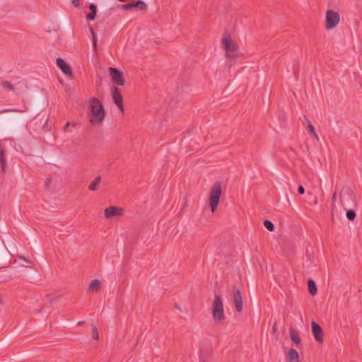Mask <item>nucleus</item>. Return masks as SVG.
Segmentation results:
<instances>
[{"label":"nucleus","mask_w":362,"mask_h":362,"mask_svg":"<svg viewBox=\"0 0 362 362\" xmlns=\"http://www.w3.org/2000/svg\"><path fill=\"white\" fill-rule=\"evenodd\" d=\"M89 108L90 110L89 122L93 124L100 123L105 115L103 105L97 98H92L90 100Z\"/></svg>","instance_id":"f257e3e1"},{"label":"nucleus","mask_w":362,"mask_h":362,"mask_svg":"<svg viewBox=\"0 0 362 362\" xmlns=\"http://www.w3.org/2000/svg\"><path fill=\"white\" fill-rule=\"evenodd\" d=\"M211 313L214 320L216 324L221 323L226 319L222 299L221 296L217 293L214 295Z\"/></svg>","instance_id":"f03ea898"},{"label":"nucleus","mask_w":362,"mask_h":362,"mask_svg":"<svg viewBox=\"0 0 362 362\" xmlns=\"http://www.w3.org/2000/svg\"><path fill=\"white\" fill-rule=\"evenodd\" d=\"M221 41L227 58L235 59L240 56L238 46L232 40L230 37H223Z\"/></svg>","instance_id":"7ed1b4c3"},{"label":"nucleus","mask_w":362,"mask_h":362,"mask_svg":"<svg viewBox=\"0 0 362 362\" xmlns=\"http://www.w3.org/2000/svg\"><path fill=\"white\" fill-rule=\"evenodd\" d=\"M221 192V182H215L209 193V206L212 212H214L218 206Z\"/></svg>","instance_id":"20e7f679"},{"label":"nucleus","mask_w":362,"mask_h":362,"mask_svg":"<svg viewBox=\"0 0 362 362\" xmlns=\"http://www.w3.org/2000/svg\"><path fill=\"white\" fill-rule=\"evenodd\" d=\"M340 21V16L337 12L332 10H327L325 18V29L332 30L334 28Z\"/></svg>","instance_id":"39448f33"},{"label":"nucleus","mask_w":362,"mask_h":362,"mask_svg":"<svg viewBox=\"0 0 362 362\" xmlns=\"http://www.w3.org/2000/svg\"><path fill=\"white\" fill-rule=\"evenodd\" d=\"M109 73L111 76L112 82L118 86H123L125 80L123 77L122 73L116 68L110 67Z\"/></svg>","instance_id":"423d86ee"},{"label":"nucleus","mask_w":362,"mask_h":362,"mask_svg":"<svg viewBox=\"0 0 362 362\" xmlns=\"http://www.w3.org/2000/svg\"><path fill=\"white\" fill-rule=\"evenodd\" d=\"M123 10H137L146 11L147 4L141 0H137L135 2H129L122 6Z\"/></svg>","instance_id":"0eeeda50"},{"label":"nucleus","mask_w":362,"mask_h":362,"mask_svg":"<svg viewBox=\"0 0 362 362\" xmlns=\"http://www.w3.org/2000/svg\"><path fill=\"white\" fill-rule=\"evenodd\" d=\"M233 300L236 311L241 313L243 311V298L240 289L235 286H234L233 289Z\"/></svg>","instance_id":"6e6552de"},{"label":"nucleus","mask_w":362,"mask_h":362,"mask_svg":"<svg viewBox=\"0 0 362 362\" xmlns=\"http://www.w3.org/2000/svg\"><path fill=\"white\" fill-rule=\"evenodd\" d=\"M112 100L115 105L119 108L122 112H124V104H123V98L122 94L119 91V89L113 86L112 90Z\"/></svg>","instance_id":"1a4fd4ad"},{"label":"nucleus","mask_w":362,"mask_h":362,"mask_svg":"<svg viewBox=\"0 0 362 362\" xmlns=\"http://www.w3.org/2000/svg\"><path fill=\"white\" fill-rule=\"evenodd\" d=\"M312 334L317 341L322 342L323 330L322 328L315 321L311 322Z\"/></svg>","instance_id":"9d476101"},{"label":"nucleus","mask_w":362,"mask_h":362,"mask_svg":"<svg viewBox=\"0 0 362 362\" xmlns=\"http://www.w3.org/2000/svg\"><path fill=\"white\" fill-rule=\"evenodd\" d=\"M58 68L66 76L72 77L73 73L71 66L62 58L58 57L56 60Z\"/></svg>","instance_id":"9b49d317"},{"label":"nucleus","mask_w":362,"mask_h":362,"mask_svg":"<svg viewBox=\"0 0 362 362\" xmlns=\"http://www.w3.org/2000/svg\"><path fill=\"white\" fill-rule=\"evenodd\" d=\"M124 209L122 208L111 206L105 209V217L107 218H112L116 216H122Z\"/></svg>","instance_id":"f8f14e48"},{"label":"nucleus","mask_w":362,"mask_h":362,"mask_svg":"<svg viewBox=\"0 0 362 362\" xmlns=\"http://www.w3.org/2000/svg\"><path fill=\"white\" fill-rule=\"evenodd\" d=\"M89 9L90 11V13H88L86 15V18L88 21H94L96 17L97 13V6L96 4L91 3L89 4Z\"/></svg>","instance_id":"ddd939ff"},{"label":"nucleus","mask_w":362,"mask_h":362,"mask_svg":"<svg viewBox=\"0 0 362 362\" xmlns=\"http://www.w3.org/2000/svg\"><path fill=\"white\" fill-rule=\"evenodd\" d=\"M290 337L291 340L296 344L298 345L301 342V338L297 331L293 327L290 328Z\"/></svg>","instance_id":"4468645a"},{"label":"nucleus","mask_w":362,"mask_h":362,"mask_svg":"<svg viewBox=\"0 0 362 362\" xmlns=\"http://www.w3.org/2000/svg\"><path fill=\"white\" fill-rule=\"evenodd\" d=\"M287 356L290 362H300L298 353L294 349H291L288 351Z\"/></svg>","instance_id":"2eb2a0df"},{"label":"nucleus","mask_w":362,"mask_h":362,"mask_svg":"<svg viewBox=\"0 0 362 362\" xmlns=\"http://www.w3.org/2000/svg\"><path fill=\"white\" fill-rule=\"evenodd\" d=\"M100 286H101L100 281L99 279H94L90 283L88 289H89V291H90L92 292L96 293L100 290Z\"/></svg>","instance_id":"dca6fc26"},{"label":"nucleus","mask_w":362,"mask_h":362,"mask_svg":"<svg viewBox=\"0 0 362 362\" xmlns=\"http://www.w3.org/2000/svg\"><path fill=\"white\" fill-rule=\"evenodd\" d=\"M305 119L308 122L307 129L309 131V132L310 133L312 136L314 137L315 139H316L318 141L319 140V137H318L317 134L315 132V127L312 124L310 121L305 116Z\"/></svg>","instance_id":"f3484780"},{"label":"nucleus","mask_w":362,"mask_h":362,"mask_svg":"<svg viewBox=\"0 0 362 362\" xmlns=\"http://www.w3.org/2000/svg\"><path fill=\"white\" fill-rule=\"evenodd\" d=\"M308 286L309 292L312 296H315L317 294V285L313 279H308Z\"/></svg>","instance_id":"a211bd4d"},{"label":"nucleus","mask_w":362,"mask_h":362,"mask_svg":"<svg viewBox=\"0 0 362 362\" xmlns=\"http://www.w3.org/2000/svg\"><path fill=\"white\" fill-rule=\"evenodd\" d=\"M101 182L100 176H98L88 186V189L90 191H95L98 189V185Z\"/></svg>","instance_id":"6ab92c4d"},{"label":"nucleus","mask_w":362,"mask_h":362,"mask_svg":"<svg viewBox=\"0 0 362 362\" xmlns=\"http://www.w3.org/2000/svg\"><path fill=\"white\" fill-rule=\"evenodd\" d=\"M0 166H1V172L4 174H5L6 173L7 165H6V160L4 157V153H2L0 155Z\"/></svg>","instance_id":"aec40b11"},{"label":"nucleus","mask_w":362,"mask_h":362,"mask_svg":"<svg viewBox=\"0 0 362 362\" xmlns=\"http://www.w3.org/2000/svg\"><path fill=\"white\" fill-rule=\"evenodd\" d=\"M1 86L4 88L11 90V91H14V90H15L13 85L8 81H2L1 82Z\"/></svg>","instance_id":"412c9836"},{"label":"nucleus","mask_w":362,"mask_h":362,"mask_svg":"<svg viewBox=\"0 0 362 362\" xmlns=\"http://www.w3.org/2000/svg\"><path fill=\"white\" fill-rule=\"evenodd\" d=\"M91 332H92L93 339L98 340L99 339V334H98V328L95 325H93V324L91 325Z\"/></svg>","instance_id":"4be33fe9"},{"label":"nucleus","mask_w":362,"mask_h":362,"mask_svg":"<svg viewBox=\"0 0 362 362\" xmlns=\"http://www.w3.org/2000/svg\"><path fill=\"white\" fill-rule=\"evenodd\" d=\"M264 226L269 231L272 232L274 230V223L269 220L264 221Z\"/></svg>","instance_id":"5701e85b"},{"label":"nucleus","mask_w":362,"mask_h":362,"mask_svg":"<svg viewBox=\"0 0 362 362\" xmlns=\"http://www.w3.org/2000/svg\"><path fill=\"white\" fill-rule=\"evenodd\" d=\"M346 218L350 221H354L356 218V214L354 210L349 209L346 214Z\"/></svg>","instance_id":"b1692460"},{"label":"nucleus","mask_w":362,"mask_h":362,"mask_svg":"<svg viewBox=\"0 0 362 362\" xmlns=\"http://www.w3.org/2000/svg\"><path fill=\"white\" fill-rule=\"evenodd\" d=\"M19 259H23L25 262V264H22L21 266L30 268L33 267V263L30 260L26 259L25 257H19Z\"/></svg>","instance_id":"393cba45"},{"label":"nucleus","mask_w":362,"mask_h":362,"mask_svg":"<svg viewBox=\"0 0 362 362\" xmlns=\"http://www.w3.org/2000/svg\"><path fill=\"white\" fill-rule=\"evenodd\" d=\"M90 32L92 34V38H93V47L94 49H96V45H97V37L96 34L95 33L93 29L90 28Z\"/></svg>","instance_id":"a878e982"},{"label":"nucleus","mask_w":362,"mask_h":362,"mask_svg":"<svg viewBox=\"0 0 362 362\" xmlns=\"http://www.w3.org/2000/svg\"><path fill=\"white\" fill-rule=\"evenodd\" d=\"M272 332L273 334H274L276 336V337L277 338L278 337V328H277V325H276V322H274V324L273 325L272 327Z\"/></svg>","instance_id":"bb28decb"},{"label":"nucleus","mask_w":362,"mask_h":362,"mask_svg":"<svg viewBox=\"0 0 362 362\" xmlns=\"http://www.w3.org/2000/svg\"><path fill=\"white\" fill-rule=\"evenodd\" d=\"M298 192L299 194H303L305 193V188L303 185H299L298 187Z\"/></svg>","instance_id":"cd10ccee"},{"label":"nucleus","mask_w":362,"mask_h":362,"mask_svg":"<svg viewBox=\"0 0 362 362\" xmlns=\"http://www.w3.org/2000/svg\"><path fill=\"white\" fill-rule=\"evenodd\" d=\"M71 3L74 5L76 7H78L80 6V1L79 0H71Z\"/></svg>","instance_id":"c85d7f7f"},{"label":"nucleus","mask_w":362,"mask_h":362,"mask_svg":"<svg viewBox=\"0 0 362 362\" xmlns=\"http://www.w3.org/2000/svg\"><path fill=\"white\" fill-rule=\"evenodd\" d=\"M84 323H85V321H78V322H77V325H78V326H81V325H83Z\"/></svg>","instance_id":"c756f323"},{"label":"nucleus","mask_w":362,"mask_h":362,"mask_svg":"<svg viewBox=\"0 0 362 362\" xmlns=\"http://www.w3.org/2000/svg\"><path fill=\"white\" fill-rule=\"evenodd\" d=\"M69 124H69V122H67V123L65 124V126L64 127V131H66V129L68 128V127L69 126Z\"/></svg>","instance_id":"7c9ffc66"},{"label":"nucleus","mask_w":362,"mask_h":362,"mask_svg":"<svg viewBox=\"0 0 362 362\" xmlns=\"http://www.w3.org/2000/svg\"><path fill=\"white\" fill-rule=\"evenodd\" d=\"M336 199V193H334L332 195V201H334Z\"/></svg>","instance_id":"2f4dec72"},{"label":"nucleus","mask_w":362,"mask_h":362,"mask_svg":"<svg viewBox=\"0 0 362 362\" xmlns=\"http://www.w3.org/2000/svg\"><path fill=\"white\" fill-rule=\"evenodd\" d=\"M8 111H9V110H8V109H5V110H3L1 111V112H8Z\"/></svg>","instance_id":"473e14b6"},{"label":"nucleus","mask_w":362,"mask_h":362,"mask_svg":"<svg viewBox=\"0 0 362 362\" xmlns=\"http://www.w3.org/2000/svg\"><path fill=\"white\" fill-rule=\"evenodd\" d=\"M199 362H206L205 359L204 358H200V361Z\"/></svg>","instance_id":"72a5a7b5"},{"label":"nucleus","mask_w":362,"mask_h":362,"mask_svg":"<svg viewBox=\"0 0 362 362\" xmlns=\"http://www.w3.org/2000/svg\"><path fill=\"white\" fill-rule=\"evenodd\" d=\"M294 74H295L296 76L297 77L298 76H297V72L296 71H294Z\"/></svg>","instance_id":"f704fd0d"}]
</instances>
